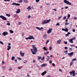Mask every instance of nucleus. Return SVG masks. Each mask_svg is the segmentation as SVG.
<instances>
[{
    "label": "nucleus",
    "mask_w": 77,
    "mask_h": 77,
    "mask_svg": "<svg viewBox=\"0 0 77 77\" xmlns=\"http://www.w3.org/2000/svg\"><path fill=\"white\" fill-rule=\"evenodd\" d=\"M0 43L1 44H2V45H3L4 43L0 41Z\"/></svg>",
    "instance_id": "obj_37"
},
{
    "label": "nucleus",
    "mask_w": 77,
    "mask_h": 77,
    "mask_svg": "<svg viewBox=\"0 0 77 77\" xmlns=\"http://www.w3.org/2000/svg\"><path fill=\"white\" fill-rule=\"evenodd\" d=\"M75 29H73L72 30V31L73 32H75Z\"/></svg>",
    "instance_id": "obj_60"
},
{
    "label": "nucleus",
    "mask_w": 77,
    "mask_h": 77,
    "mask_svg": "<svg viewBox=\"0 0 77 77\" xmlns=\"http://www.w3.org/2000/svg\"><path fill=\"white\" fill-rule=\"evenodd\" d=\"M38 57V60H39L40 59H41V58H42V57Z\"/></svg>",
    "instance_id": "obj_32"
},
{
    "label": "nucleus",
    "mask_w": 77,
    "mask_h": 77,
    "mask_svg": "<svg viewBox=\"0 0 77 77\" xmlns=\"http://www.w3.org/2000/svg\"><path fill=\"white\" fill-rule=\"evenodd\" d=\"M61 18H62L61 16H60V17H58V20H60V19Z\"/></svg>",
    "instance_id": "obj_39"
},
{
    "label": "nucleus",
    "mask_w": 77,
    "mask_h": 77,
    "mask_svg": "<svg viewBox=\"0 0 77 77\" xmlns=\"http://www.w3.org/2000/svg\"><path fill=\"white\" fill-rule=\"evenodd\" d=\"M27 9H28V10L29 11V10H30V9H31V8L30 6H29L27 8Z\"/></svg>",
    "instance_id": "obj_21"
},
{
    "label": "nucleus",
    "mask_w": 77,
    "mask_h": 77,
    "mask_svg": "<svg viewBox=\"0 0 77 77\" xmlns=\"http://www.w3.org/2000/svg\"><path fill=\"white\" fill-rule=\"evenodd\" d=\"M75 72V70H72V71L70 72V73L71 74H74Z\"/></svg>",
    "instance_id": "obj_19"
},
{
    "label": "nucleus",
    "mask_w": 77,
    "mask_h": 77,
    "mask_svg": "<svg viewBox=\"0 0 77 77\" xmlns=\"http://www.w3.org/2000/svg\"><path fill=\"white\" fill-rule=\"evenodd\" d=\"M73 64V62H71L70 63V66H71V65H72Z\"/></svg>",
    "instance_id": "obj_34"
},
{
    "label": "nucleus",
    "mask_w": 77,
    "mask_h": 77,
    "mask_svg": "<svg viewBox=\"0 0 77 77\" xmlns=\"http://www.w3.org/2000/svg\"><path fill=\"white\" fill-rule=\"evenodd\" d=\"M65 50H68V47H65Z\"/></svg>",
    "instance_id": "obj_42"
},
{
    "label": "nucleus",
    "mask_w": 77,
    "mask_h": 77,
    "mask_svg": "<svg viewBox=\"0 0 77 77\" xmlns=\"http://www.w3.org/2000/svg\"><path fill=\"white\" fill-rule=\"evenodd\" d=\"M63 2L65 3H66L67 5H71V3L66 0H64Z\"/></svg>",
    "instance_id": "obj_4"
},
{
    "label": "nucleus",
    "mask_w": 77,
    "mask_h": 77,
    "mask_svg": "<svg viewBox=\"0 0 77 77\" xmlns=\"http://www.w3.org/2000/svg\"><path fill=\"white\" fill-rule=\"evenodd\" d=\"M62 30L66 32H68V29L67 28H66L65 29H62Z\"/></svg>",
    "instance_id": "obj_7"
},
{
    "label": "nucleus",
    "mask_w": 77,
    "mask_h": 77,
    "mask_svg": "<svg viewBox=\"0 0 77 77\" xmlns=\"http://www.w3.org/2000/svg\"><path fill=\"white\" fill-rule=\"evenodd\" d=\"M65 9H68V7H65Z\"/></svg>",
    "instance_id": "obj_58"
},
{
    "label": "nucleus",
    "mask_w": 77,
    "mask_h": 77,
    "mask_svg": "<svg viewBox=\"0 0 77 77\" xmlns=\"http://www.w3.org/2000/svg\"><path fill=\"white\" fill-rule=\"evenodd\" d=\"M0 18H1L3 20H5V21L7 20V18H6V17H4L3 16H0Z\"/></svg>",
    "instance_id": "obj_5"
},
{
    "label": "nucleus",
    "mask_w": 77,
    "mask_h": 77,
    "mask_svg": "<svg viewBox=\"0 0 77 77\" xmlns=\"http://www.w3.org/2000/svg\"><path fill=\"white\" fill-rule=\"evenodd\" d=\"M35 62H36V60H33V63H35Z\"/></svg>",
    "instance_id": "obj_64"
},
{
    "label": "nucleus",
    "mask_w": 77,
    "mask_h": 77,
    "mask_svg": "<svg viewBox=\"0 0 77 77\" xmlns=\"http://www.w3.org/2000/svg\"><path fill=\"white\" fill-rule=\"evenodd\" d=\"M43 50H45V51H47V48L46 47H44L43 48Z\"/></svg>",
    "instance_id": "obj_20"
},
{
    "label": "nucleus",
    "mask_w": 77,
    "mask_h": 77,
    "mask_svg": "<svg viewBox=\"0 0 77 77\" xmlns=\"http://www.w3.org/2000/svg\"><path fill=\"white\" fill-rule=\"evenodd\" d=\"M7 22L8 23H7V25H8V26H10V23H9V21H7Z\"/></svg>",
    "instance_id": "obj_23"
},
{
    "label": "nucleus",
    "mask_w": 77,
    "mask_h": 77,
    "mask_svg": "<svg viewBox=\"0 0 77 77\" xmlns=\"http://www.w3.org/2000/svg\"><path fill=\"white\" fill-rule=\"evenodd\" d=\"M36 2H37V3H38V2H39V0H36Z\"/></svg>",
    "instance_id": "obj_51"
},
{
    "label": "nucleus",
    "mask_w": 77,
    "mask_h": 77,
    "mask_svg": "<svg viewBox=\"0 0 77 77\" xmlns=\"http://www.w3.org/2000/svg\"><path fill=\"white\" fill-rule=\"evenodd\" d=\"M24 61H25V62H23V63H27V61L26 60H24Z\"/></svg>",
    "instance_id": "obj_50"
},
{
    "label": "nucleus",
    "mask_w": 77,
    "mask_h": 77,
    "mask_svg": "<svg viewBox=\"0 0 77 77\" xmlns=\"http://www.w3.org/2000/svg\"><path fill=\"white\" fill-rule=\"evenodd\" d=\"M48 42H49V40L47 41L46 42V44H48Z\"/></svg>",
    "instance_id": "obj_33"
},
{
    "label": "nucleus",
    "mask_w": 77,
    "mask_h": 77,
    "mask_svg": "<svg viewBox=\"0 0 77 77\" xmlns=\"http://www.w3.org/2000/svg\"><path fill=\"white\" fill-rule=\"evenodd\" d=\"M64 43L65 44H68V42H64Z\"/></svg>",
    "instance_id": "obj_35"
},
{
    "label": "nucleus",
    "mask_w": 77,
    "mask_h": 77,
    "mask_svg": "<svg viewBox=\"0 0 77 77\" xmlns=\"http://www.w3.org/2000/svg\"><path fill=\"white\" fill-rule=\"evenodd\" d=\"M47 73V71H45V72H43L42 74L41 75H44L45 74Z\"/></svg>",
    "instance_id": "obj_14"
},
{
    "label": "nucleus",
    "mask_w": 77,
    "mask_h": 77,
    "mask_svg": "<svg viewBox=\"0 0 77 77\" xmlns=\"http://www.w3.org/2000/svg\"><path fill=\"white\" fill-rule=\"evenodd\" d=\"M73 54H74V52H72L71 53H68V55H69V57H71Z\"/></svg>",
    "instance_id": "obj_9"
},
{
    "label": "nucleus",
    "mask_w": 77,
    "mask_h": 77,
    "mask_svg": "<svg viewBox=\"0 0 77 77\" xmlns=\"http://www.w3.org/2000/svg\"><path fill=\"white\" fill-rule=\"evenodd\" d=\"M36 29H38V30H41V29H40V28H39V27H36Z\"/></svg>",
    "instance_id": "obj_26"
},
{
    "label": "nucleus",
    "mask_w": 77,
    "mask_h": 77,
    "mask_svg": "<svg viewBox=\"0 0 77 77\" xmlns=\"http://www.w3.org/2000/svg\"><path fill=\"white\" fill-rule=\"evenodd\" d=\"M69 17H70V14H68L67 17L69 18Z\"/></svg>",
    "instance_id": "obj_46"
},
{
    "label": "nucleus",
    "mask_w": 77,
    "mask_h": 77,
    "mask_svg": "<svg viewBox=\"0 0 77 77\" xmlns=\"http://www.w3.org/2000/svg\"><path fill=\"white\" fill-rule=\"evenodd\" d=\"M69 35H71V32H68L67 34H66V36L67 37V36H68Z\"/></svg>",
    "instance_id": "obj_18"
},
{
    "label": "nucleus",
    "mask_w": 77,
    "mask_h": 77,
    "mask_svg": "<svg viewBox=\"0 0 77 77\" xmlns=\"http://www.w3.org/2000/svg\"><path fill=\"white\" fill-rule=\"evenodd\" d=\"M69 23H68L67 22H66L65 23V25H67V24H69Z\"/></svg>",
    "instance_id": "obj_52"
},
{
    "label": "nucleus",
    "mask_w": 77,
    "mask_h": 77,
    "mask_svg": "<svg viewBox=\"0 0 77 77\" xmlns=\"http://www.w3.org/2000/svg\"><path fill=\"white\" fill-rule=\"evenodd\" d=\"M71 39H72V40H74L75 39V38L73 37L72 38H71Z\"/></svg>",
    "instance_id": "obj_40"
},
{
    "label": "nucleus",
    "mask_w": 77,
    "mask_h": 77,
    "mask_svg": "<svg viewBox=\"0 0 77 77\" xmlns=\"http://www.w3.org/2000/svg\"><path fill=\"white\" fill-rule=\"evenodd\" d=\"M10 32L11 33H14V31L11 30H10Z\"/></svg>",
    "instance_id": "obj_24"
},
{
    "label": "nucleus",
    "mask_w": 77,
    "mask_h": 77,
    "mask_svg": "<svg viewBox=\"0 0 77 77\" xmlns=\"http://www.w3.org/2000/svg\"><path fill=\"white\" fill-rule=\"evenodd\" d=\"M31 51L33 54H36V53H37V48L36 47L34 48L33 50L32 49H31Z\"/></svg>",
    "instance_id": "obj_1"
},
{
    "label": "nucleus",
    "mask_w": 77,
    "mask_h": 77,
    "mask_svg": "<svg viewBox=\"0 0 77 77\" xmlns=\"http://www.w3.org/2000/svg\"><path fill=\"white\" fill-rule=\"evenodd\" d=\"M72 48H69V50L70 51H72Z\"/></svg>",
    "instance_id": "obj_63"
},
{
    "label": "nucleus",
    "mask_w": 77,
    "mask_h": 77,
    "mask_svg": "<svg viewBox=\"0 0 77 77\" xmlns=\"http://www.w3.org/2000/svg\"><path fill=\"white\" fill-rule=\"evenodd\" d=\"M9 70L11 71L12 70V68L11 67L9 68Z\"/></svg>",
    "instance_id": "obj_47"
},
{
    "label": "nucleus",
    "mask_w": 77,
    "mask_h": 77,
    "mask_svg": "<svg viewBox=\"0 0 77 77\" xmlns=\"http://www.w3.org/2000/svg\"><path fill=\"white\" fill-rule=\"evenodd\" d=\"M75 75V73L73 74L72 76H74Z\"/></svg>",
    "instance_id": "obj_61"
},
{
    "label": "nucleus",
    "mask_w": 77,
    "mask_h": 77,
    "mask_svg": "<svg viewBox=\"0 0 77 77\" xmlns=\"http://www.w3.org/2000/svg\"><path fill=\"white\" fill-rule=\"evenodd\" d=\"M17 59H18L19 60H22V59L20 57H17Z\"/></svg>",
    "instance_id": "obj_53"
},
{
    "label": "nucleus",
    "mask_w": 77,
    "mask_h": 77,
    "mask_svg": "<svg viewBox=\"0 0 77 77\" xmlns=\"http://www.w3.org/2000/svg\"><path fill=\"white\" fill-rule=\"evenodd\" d=\"M59 23H57V24L56 25V26H59Z\"/></svg>",
    "instance_id": "obj_54"
},
{
    "label": "nucleus",
    "mask_w": 77,
    "mask_h": 77,
    "mask_svg": "<svg viewBox=\"0 0 77 77\" xmlns=\"http://www.w3.org/2000/svg\"><path fill=\"white\" fill-rule=\"evenodd\" d=\"M76 58H74L72 60V61H74V60H76Z\"/></svg>",
    "instance_id": "obj_38"
},
{
    "label": "nucleus",
    "mask_w": 77,
    "mask_h": 77,
    "mask_svg": "<svg viewBox=\"0 0 77 77\" xmlns=\"http://www.w3.org/2000/svg\"><path fill=\"white\" fill-rule=\"evenodd\" d=\"M64 53H65L66 54L68 53V51H64Z\"/></svg>",
    "instance_id": "obj_25"
},
{
    "label": "nucleus",
    "mask_w": 77,
    "mask_h": 77,
    "mask_svg": "<svg viewBox=\"0 0 77 77\" xmlns=\"http://www.w3.org/2000/svg\"><path fill=\"white\" fill-rule=\"evenodd\" d=\"M52 30L53 29L52 28H50L49 29V30L48 31L47 33L48 34H50V33H51V31H52Z\"/></svg>",
    "instance_id": "obj_6"
},
{
    "label": "nucleus",
    "mask_w": 77,
    "mask_h": 77,
    "mask_svg": "<svg viewBox=\"0 0 77 77\" xmlns=\"http://www.w3.org/2000/svg\"><path fill=\"white\" fill-rule=\"evenodd\" d=\"M47 66V64H43L41 65V66L42 67H44V66Z\"/></svg>",
    "instance_id": "obj_12"
},
{
    "label": "nucleus",
    "mask_w": 77,
    "mask_h": 77,
    "mask_svg": "<svg viewBox=\"0 0 77 77\" xmlns=\"http://www.w3.org/2000/svg\"><path fill=\"white\" fill-rule=\"evenodd\" d=\"M45 57L44 56H43V57L41 59L42 60H44V58Z\"/></svg>",
    "instance_id": "obj_30"
},
{
    "label": "nucleus",
    "mask_w": 77,
    "mask_h": 77,
    "mask_svg": "<svg viewBox=\"0 0 77 77\" xmlns=\"http://www.w3.org/2000/svg\"><path fill=\"white\" fill-rule=\"evenodd\" d=\"M14 59H15V57H12L11 58V60H14Z\"/></svg>",
    "instance_id": "obj_28"
},
{
    "label": "nucleus",
    "mask_w": 77,
    "mask_h": 77,
    "mask_svg": "<svg viewBox=\"0 0 77 77\" xmlns=\"http://www.w3.org/2000/svg\"><path fill=\"white\" fill-rule=\"evenodd\" d=\"M26 39L28 40V39H35V38L33 35H29L28 38H26Z\"/></svg>",
    "instance_id": "obj_3"
},
{
    "label": "nucleus",
    "mask_w": 77,
    "mask_h": 77,
    "mask_svg": "<svg viewBox=\"0 0 77 77\" xmlns=\"http://www.w3.org/2000/svg\"><path fill=\"white\" fill-rule=\"evenodd\" d=\"M73 18H74V19H75V20H77V17H74Z\"/></svg>",
    "instance_id": "obj_59"
},
{
    "label": "nucleus",
    "mask_w": 77,
    "mask_h": 77,
    "mask_svg": "<svg viewBox=\"0 0 77 77\" xmlns=\"http://www.w3.org/2000/svg\"><path fill=\"white\" fill-rule=\"evenodd\" d=\"M12 5H16V6H20V5L18 3H16L15 2H13L12 4Z\"/></svg>",
    "instance_id": "obj_11"
},
{
    "label": "nucleus",
    "mask_w": 77,
    "mask_h": 77,
    "mask_svg": "<svg viewBox=\"0 0 77 77\" xmlns=\"http://www.w3.org/2000/svg\"><path fill=\"white\" fill-rule=\"evenodd\" d=\"M24 3H28V2L27 1H26V0H25L24 1Z\"/></svg>",
    "instance_id": "obj_29"
},
{
    "label": "nucleus",
    "mask_w": 77,
    "mask_h": 77,
    "mask_svg": "<svg viewBox=\"0 0 77 77\" xmlns=\"http://www.w3.org/2000/svg\"><path fill=\"white\" fill-rule=\"evenodd\" d=\"M23 1L22 0H20V3H22Z\"/></svg>",
    "instance_id": "obj_57"
},
{
    "label": "nucleus",
    "mask_w": 77,
    "mask_h": 77,
    "mask_svg": "<svg viewBox=\"0 0 77 77\" xmlns=\"http://www.w3.org/2000/svg\"><path fill=\"white\" fill-rule=\"evenodd\" d=\"M5 2H10V0H5Z\"/></svg>",
    "instance_id": "obj_43"
},
{
    "label": "nucleus",
    "mask_w": 77,
    "mask_h": 77,
    "mask_svg": "<svg viewBox=\"0 0 77 77\" xmlns=\"http://www.w3.org/2000/svg\"><path fill=\"white\" fill-rule=\"evenodd\" d=\"M32 47L33 48H34L35 47V45H32Z\"/></svg>",
    "instance_id": "obj_49"
},
{
    "label": "nucleus",
    "mask_w": 77,
    "mask_h": 77,
    "mask_svg": "<svg viewBox=\"0 0 77 77\" xmlns=\"http://www.w3.org/2000/svg\"><path fill=\"white\" fill-rule=\"evenodd\" d=\"M8 48L7 49V50L9 51L11 48V47L10 46L8 45L7 46Z\"/></svg>",
    "instance_id": "obj_13"
},
{
    "label": "nucleus",
    "mask_w": 77,
    "mask_h": 77,
    "mask_svg": "<svg viewBox=\"0 0 77 77\" xmlns=\"http://www.w3.org/2000/svg\"><path fill=\"white\" fill-rule=\"evenodd\" d=\"M2 35L4 36L7 35H8V32H4L3 33Z\"/></svg>",
    "instance_id": "obj_10"
},
{
    "label": "nucleus",
    "mask_w": 77,
    "mask_h": 77,
    "mask_svg": "<svg viewBox=\"0 0 77 77\" xmlns=\"http://www.w3.org/2000/svg\"><path fill=\"white\" fill-rule=\"evenodd\" d=\"M60 42H61V40H60L57 41L58 44H60Z\"/></svg>",
    "instance_id": "obj_22"
},
{
    "label": "nucleus",
    "mask_w": 77,
    "mask_h": 77,
    "mask_svg": "<svg viewBox=\"0 0 77 77\" xmlns=\"http://www.w3.org/2000/svg\"><path fill=\"white\" fill-rule=\"evenodd\" d=\"M70 46L71 47H75V45H70Z\"/></svg>",
    "instance_id": "obj_44"
},
{
    "label": "nucleus",
    "mask_w": 77,
    "mask_h": 77,
    "mask_svg": "<svg viewBox=\"0 0 77 77\" xmlns=\"http://www.w3.org/2000/svg\"><path fill=\"white\" fill-rule=\"evenodd\" d=\"M52 65L53 66H55V64L54 63H53L52 64Z\"/></svg>",
    "instance_id": "obj_45"
},
{
    "label": "nucleus",
    "mask_w": 77,
    "mask_h": 77,
    "mask_svg": "<svg viewBox=\"0 0 77 77\" xmlns=\"http://www.w3.org/2000/svg\"><path fill=\"white\" fill-rule=\"evenodd\" d=\"M51 49H52V47H51V46H50L49 48V50H51Z\"/></svg>",
    "instance_id": "obj_31"
},
{
    "label": "nucleus",
    "mask_w": 77,
    "mask_h": 77,
    "mask_svg": "<svg viewBox=\"0 0 77 77\" xmlns=\"http://www.w3.org/2000/svg\"><path fill=\"white\" fill-rule=\"evenodd\" d=\"M69 41L70 43H73V41H72V40L71 38L69 39Z\"/></svg>",
    "instance_id": "obj_15"
},
{
    "label": "nucleus",
    "mask_w": 77,
    "mask_h": 77,
    "mask_svg": "<svg viewBox=\"0 0 77 77\" xmlns=\"http://www.w3.org/2000/svg\"><path fill=\"white\" fill-rule=\"evenodd\" d=\"M14 61H15V63H17V61L16 59L14 60Z\"/></svg>",
    "instance_id": "obj_55"
},
{
    "label": "nucleus",
    "mask_w": 77,
    "mask_h": 77,
    "mask_svg": "<svg viewBox=\"0 0 77 77\" xmlns=\"http://www.w3.org/2000/svg\"><path fill=\"white\" fill-rule=\"evenodd\" d=\"M27 17L28 18H30L31 17V16H30V15H28Z\"/></svg>",
    "instance_id": "obj_48"
},
{
    "label": "nucleus",
    "mask_w": 77,
    "mask_h": 77,
    "mask_svg": "<svg viewBox=\"0 0 77 77\" xmlns=\"http://www.w3.org/2000/svg\"><path fill=\"white\" fill-rule=\"evenodd\" d=\"M20 54L22 57H23L24 56V53H22V51H20Z\"/></svg>",
    "instance_id": "obj_8"
},
{
    "label": "nucleus",
    "mask_w": 77,
    "mask_h": 77,
    "mask_svg": "<svg viewBox=\"0 0 77 77\" xmlns=\"http://www.w3.org/2000/svg\"><path fill=\"white\" fill-rule=\"evenodd\" d=\"M50 21H51V19H50L49 20H45L42 21V24H45L47 23H50Z\"/></svg>",
    "instance_id": "obj_2"
},
{
    "label": "nucleus",
    "mask_w": 77,
    "mask_h": 77,
    "mask_svg": "<svg viewBox=\"0 0 77 77\" xmlns=\"http://www.w3.org/2000/svg\"><path fill=\"white\" fill-rule=\"evenodd\" d=\"M20 12V9H18L16 11V14H18Z\"/></svg>",
    "instance_id": "obj_16"
},
{
    "label": "nucleus",
    "mask_w": 77,
    "mask_h": 77,
    "mask_svg": "<svg viewBox=\"0 0 77 77\" xmlns=\"http://www.w3.org/2000/svg\"><path fill=\"white\" fill-rule=\"evenodd\" d=\"M6 16H8V17H10V16H11V15H10V14H6Z\"/></svg>",
    "instance_id": "obj_27"
},
{
    "label": "nucleus",
    "mask_w": 77,
    "mask_h": 77,
    "mask_svg": "<svg viewBox=\"0 0 77 77\" xmlns=\"http://www.w3.org/2000/svg\"><path fill=\"white\" fill-rule=\"evenodd\" d=\"M66 18V16H65L63 18V20H65Z\"/></svg>",
    "instance_id": "obj_36"
},
{
    "label": "nucleus",
    "mask_w": 77,
    "mask_h": 77,
    "mask_svg": "<svg viewBox=\"0 0 77 77\" xmlns=\"http://www.w3.org/2000/svg\"><path fill=\"white\" fill-rule=\"evenodd\" d=\"M22 67V66H21L20 67H18V69H20Z\"/></svg>",
    "instance_id": "obj_41"
},
{
    "label": "nucleus",
    "mask_w": 77,
    "mask_h": 77,
    "mask_svg": "<svg viewBox=\"0 0 77 77\" xmlns=\"http://www.w3.org/2000/svg\"><path fill=\"white\" fill-rule=\"evenodd\" d=\"M5 61H3L2 62V64H5Z\"/></svg>",
    "instance_id": "obj_56"
},
{
    "label": "nucleus",
    "mask_w": 77,
    "mask_h": 77,
    "mask_svg": "<svg viewBox=\"0 0 77 77\" xmlns=\"http://www.w3.org/2000/svg\"><path fill=\"white\" fill-rule=\"evenodd\" d=\"M47 38V36L46 35H45L43 37L44 39H46Z\"/></svg>",
    "instance_id": "obj_17"
},
{
    "label": "nucleus",
    "mask_w": 77,
    "mask_h": 77,
    "mask_svg": "<svg viewBox=\"0 0 77 77\" xmlns=\"http://www.w3.org/2000/svg\"><path fill=\"white\" fill-rule=\"evenodd\" d=\"M44 29V28H43V27H41V28H40L41 30H42V29Z\"/></svg>",
    "instance_id": "obj_62"
}]
</instances>
